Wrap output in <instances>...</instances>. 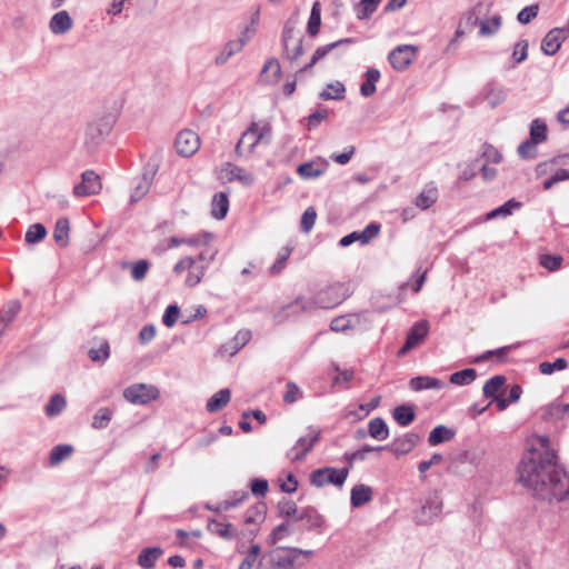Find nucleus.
Returning a JSON list of instances; mask_svg holds the SVG:
<instances>
[{
	"instance_id": "nucleus-56",
	"label": "nucleus",
	"mask_w": 569,
	"mask_h": 569,
	"mask_svg": "<svg viewBox=\"0 0 569 569\" xmlns=\"http://www.w3.org/2000/svg\"><path fill=\"white\" fill-rule=\"evenodd\" d=\"M256 133L258 138V142H263L266 144L270 143L272 138V128L268 122H256Z\"/></svg>"
},
{
	"instance_id": "nucleus-40",
	"label": "nucleus",
	"mask_w": 569,
	"mask_h": 569,
	"mask_svg": "<svg viewBox=\"0 0 569 569\" xmlns=\"http://www.w3.org/2000/svg\"><path fill=\"white\" fill-rule=\"evenodd\" d=\"M346 88L340 81L328 83L326 89L320 92L323 100H342L345 99Z\"/></svg>"
},
{
	"instance_id": "nucleus-17",
	"label": "nucleus",
	"mask_w": 569,
	"mask_h": 569,
	"mask_svg": "<svg viewBox=\"0 0 569 569\" xmlns=\"http://www.w3.org/2000/svg\"><path fill=\"white\" fill-rule=\"evenodd\" d=\"M153 173L144 172L141 177L134 180L132 192L130 196V204L140 201L150 190L152 184Z\"/></svg>"
},
{
	"instance_id": "nucleus-14",
	"label": "nucleus",
	"mask_w": 569,
	"mask_h": 569,
	"mask_svg": "<svg viewBox=\"0 0 569 569\" xmlns=\"http://www.w3.org/2000/svg\"><path fill=\"white\" fill-rule=\"evenodd\" d=\"M352 42H353V39L345 38V39H340L338 41H335V42H331V43H328L326 46L317 48L316 51L313 52L310 61L307 64H305L302 68H300L297 73H302V72H307V71L311 70V68L318 61H320L323 58H326L333 49H337V48H339L342 44H349V43H352Z\"/></svg>"
},
{
	"instance_id": "nucleus-36",
	"label": "nucleus",
	"mask_w": 569,
	"mask_h": 569,
	"mask_svg": "<svg viewBox=\"0 0 569 569\" xmlns=\"http://www.w3.org/2000/svg\"><path fill=\"white\" fill-rule=\"evenodd\" d=\"M321 26V6L319 1L313 2L310 17L307 24V33L310 37H316L320 31Z\"/></svg>"
},
{
	"instance_id": "nucleus-18",
	"label": "nucleus",
	"mask_w": 569,
	"mask_h": 569,
	"mask_svg": "<svg viewBox=\"0 0 569 569\" xmlns=\"http://www.w3.org/2000/svg\"><path fill=\"white\" fill-rule=\"evenodd\" d=\"M266 512L267 506L264 502H258L247 510L244 523L247 526L253 525L256 527L253 529H250V535L252 537L256 536V532L258 531V526L264 520Z\"/></svg>"
},
{
	"instance_id": "nucleus-19",
	"label": "nucleus",
	"mask_w": 569,
	"mask_h": 569,
	"mask_svg": "<svg viewBox=\"0 0 569 569\" xmlns=\"http://www.w3.org/2000/svg\"><path fill=\"white\" fill-rule=\"evenodd\" d=\"M72 24L73 22L68 11L62 10L52 16L49 28L53 34H64L72 28Z\"/></svg>"
},
{
	"instance_id": "nucleus-58",
	"label": "nucleus",
	"mask_w": 569,
	"mask_h": 569,
	"mask_svg": "<svg viewBox=\"0 0 569 569\" xmlns=\"http://www.w3.org/2000/svg\"><path fill=\"white\" fill-rule=\"evenodd\" d=\"M353 327L352 321L347 316H339L331 320L330 330L335 332H345Z\"/></svg>"
},
{
	"instance_id": "nucleus-34",
	"label": "nucleus",
	"mask_w": 569,
	"mask_h": 569,
	"mask_svg": "<svg viewBox=\"0 0 569 569\" xmlns=\"http://www.w3.org/2000/svg\"><path fill=\"white\" fill-rule=\"evenodd\" d=\"M208 530L227 540L233 539L237 535L236 529L231 523H224L218 520L209 521Z\"/></svg>"
},
{
	"instance_id": "nucleus-7",
	"label": "nucleus",
	"mask_w": 569,
	"mask_h": 569,
	"mask_svg": "<svg viewBox=\"0 0 569 569\" xmlns=\"http://www.w3.org/2000/svg\"><path fill=\"white\" fill-rule=\"evenodd\" d=\"M442 507L441 498L437 493L430 495L416 512V522L418 525H430L435 522L440 517Z\"/></svg>"
},
{
	"instance_id": "nucleus-26",
	"label": "nucleus",
	"mask_w": 569,
	"mask_h": 569,
	"mask_svg": "<svg viewBox=\"0 0 569 569\" xmlns=\"http://www.w3.org/2000/svg\"><path fill=\"white\" fill-rule=\"evenodd\" d=\"M22 305L19 300L12 299L7 301L0 309V319L9 327L14 322L21 312Z\"/></svg>"
},
{
	"instance_id": "nucleus-61",
	"label": "nucleus",
	"mask_w": 569,
	"mask_h": 569,
	"mask_svg": "<svg viewBox=\"0 0 569 569\" xmlns=\"http://www.w3.org/2000/svg\"><path fill=\"white\" fill-rule=\"evenodd\" d=\"M380 226L378 223H369L362 231L358 232L360 237V242L362 244L368 243L378 236Z\"/></svg>"
},
{
	"instance_id": "nucleus-52",
	"label": "nucleus",
	"mask_w": 569,
	"mask_h": 569,
	"mask_svg": "<svg viewBox=\"0 0 569 569\" xmlns=\"http://www.w3.org/2000/svg\"><path fill=\"white\" fill-rule=\"evenodd\" d=\"M568 367V361L565 358H557L553 362L543 361L539 363V371L542 375H551L556 370H565Z\"/></svg>"
},
{
	"instance_id": "nucleus-51",
	"label": "nucleus",
	"mask_w": 569,
	"mask_h": 569,
	"mask_svg": "<svg viewBox=\"0 0 569 569\" xmlns=\"http://www.w3.org/2000/svg\"><path fill=\"white\" fill-rule=\"evenodd\" d=\"M207 266L204 264H194L192 269H189L184 283L187 287L193 288L200 283L202 280Z\"/></svg>"
},
{
	"instance_id": "nucleus-9",
	"label": "nucleus",
	"mask_w": 569,
	"mask_h": 569,
	"mask_svg": "<svg viewBox=\"0 0 569 569\" xmlns=\"http://www.w3.org/2000/svg\"><path fill=\"white\" fill-rule=\"evenodd\" d=\"M102 188L100 177L93 170H87L81 174V181L73 187L76 197L98 194Z\"/></svg>"
},
{
	"instance_id": "nucleus-16",
	"label": "nucleus",
	"mask_w": 569,
	"mask_h": 569,
	"mask_svg": "<svg viewBox=\"0 0 569 569\" xmlns=\"http://www.w3.org/2000/svg\"><path fill=\"white\" fill-rule=\"evenodd\" d=\"M251 339L250 330H239L236 336L228 342L220 347V352L223 355L233 356L241 348H243Z\"/></svg>"
},
{
	"instance_id": "nucleus-6",
	"label": "nucleus",
	"mask_w": 569,
	"mask_h": 569,
	"mask_svg": "<svg viewBox=\"0 0 569 569\" xmlns=\"http://www.w3.org/2000/svg\"><path fill=\"white\" fill-rule=\"evenodd\" d=\"M123 397L133 405H147L159 397V390L152 385L134 383L123 390Z\"/></svg>"
},
{
	"instance_id": "nucleus-59",
	"label": "nucleus",
	"mask_w": 569,
	"mask_h": 569,
	"mask_svg": "<svg viewBox=\"0 0 569 569\" xmlns=\"http://www.w3.org/2000/svg\"><path fill=\"white\" fill-rule=\"evenodd\" d=\"M528 47L529 43L527 40H520L515 44L512 59L515 64L523 62L528 57Z\"/></svg>"
},
{
	"instance_id": "nucleus-44",
	"label": "nucleus",
	"mask_w": 569,
	"mask_h": 569,
	"mask_svg": "<svg viewBox=\"0 0 569 569\" xmlns=\"http://www.w3.org/2000/svg\"><path fill=\"white\" fill-rule=\"evenodd\" d=\"M66 405V398L60 393H56L50 398L49 402L44 407L46 415L50 418L56 417L62 412Z\"/></svg>"
},
{
	"instance_id": "nucleus-53",
	"label": "nucleus",
	"mask_w": 569,
	"mask_h": 569,
	"mask_svg": "<svg viewBox=\"0 0 569 569\" xmlns=\"http://www.w3.org/2000/svg\"><path fill=\"white\" fill-rule=\"evenodd\" d=\"M538 142H532L531 138L521 142L518 147V154L520 158L529 160L535 159L537 157V146Z\"/></svg>"
},
{
	"instance_id": "nucleus-4",
	"label": "nucleus",
	"mask_w": 569,
	"mask_h": 569,
	"mask_svg": "<svg viewBox=\"0 0 569 569\" xmlns=\"http://www.w3.org/2000/svg\"><path fill=\"white\" fill-rule=\"evenodd\" d=\"M312 550H303L299 548H278L271 553V562L279 569H295L303 565L300 559L312 556Z\"/></svg>"
},
{
	"instance_id": "nucleus-37",
	"label": "nucleus",
	"mask_w": 569,
	"mask_h": 569,
	"mask_svg": "<svg viewBox=\"0 0 569 569\" xmlns=\"http://www.w3.org/2000/svg\"><path fill=\"white\" fill-rule=\"evenodd\" d=\"M520 207H521V202L517 201L516 199H510L507 202H505L502 206L489 211L486 214V219L492 220L498 217L506 218V217L512 214V212L515 210L519 209Z\"/></svg>"
},
{
	"instance_id": "nucleus-35",
	"label": "nucleus",
	"mask_w": 569,
	"mask_h": 569,
	"mask_svg": "<svg viewBox=\"0 0 569 569\" xmlns=\"http://www.w3.org/2000/svg\"><path fill=\"white\" fill-rule=\"evenodd\" d=\"M73 452V447L71 445L61 443L54 446L49 456V465L57 466L63 460H67L71 457Z\"/></svg>"
},
{
	"instance_id": "nucleus-13",
	"label": "nucleus",
	"mask_w": 569,
	"mask_h": 569,
	"mask_svg": "<svg viewBox=\"0 0 569 569\" xmlns=\"http://www.w3.org/2000/svg\"><path fill=\"white\" fill-rule=\"evenodd\" d=\"M567 37L566 28H553L542 39L541 50L547 56L556 54Z\"/></svg>"
},
{
	"instance_id": "nucleus-32",
	"label": "nucleus",
	"mask_w": 569,
	"mask_h": 569,
	"mask_svg": "<svg viewBox=\"0 0 569 569\" xmlns=\"http://www.w3.org/2000/svg\"><path fill=\"white\" fill-rule=\"evenodd\" d=\"M455 431L443 425L437 426L431 430L428 437L430 446H437L445 441H449L455 437Z\"/></svg>"
},
{
	"instance_id": "nucleus-20",
	"label": "nucleus",
	"mask_w": 569,
	"mask_h": 569,
	"mask_svg": "<svg viewBox=\"0 0 569 569\" xmlns=\"http://www.w3.org/2000/svg\"><path fill=\"white\" fill-rule=\"evenodd\" d=\"M373 491L371 487L359 483L350 492V503L353 508H360L372 500Z\"/></svg>"
},
{
	"instance_id": "nucleus-3",
	"label": "nucleus",
	"mask_w": 569,
	"mask_h": 569,
	"mask_svg": "<svg viewBox=\"0 0 569 569\" xmlns=\"http://www.w3.org/2000/svg\"><path fill=\"white\" fill-rule=\"evenodd\" d=\"M114 118L111 114H103L88 122L84 131V144L89 150L98 147L111 132Z\"/></svg>"
},
{
	"instance_id": "nucleus-50",
	"label": "nucleus",
	"mask_w": 569,
	"mask_h": 569,
	"mask_svg": "<svg viewBox=\"0 0 569 569\" xmlns=\"http://www.w3.org/2000/svg\"><path fill=\"white\" fill-rule=\"evenodd\" d=\"M298 174L303 179L317 178L323 173V169L320 168L315 162H305L298 166L297 168Z\"/></svg>"
},
{
	"instance_id": "nucleus-1",
	"label": "nucleus",
	"mask_w": 569,
	"mask_h": 569,
	"mask_svg": "<svg viewBox=\"0 0 569 569\" xmlns=\"http://www.w3.org/2000/svg\"><path fill=\"white\" fill-rule=\"evenodd\" d=\"M541 450H530L518 467L519 481L542 500L562 501L569 496V475L557 463L547 436H539Z\"/></svg>"
},
{
	"instance_id": "nucleus-25",
	"label": "nucleus",
	"mask_w": 569,
	"mask_h": 569,
	"mask_svg": "<svg viewBox=\"0 0 569 569\" xmlns=\"http://www.w3.org/2000/svg\"><path fill=\"white\" fill-rule=\"evenodd\" d=\"M472 23L479 24V34L481 37H490L498 32L501 27L502 19L501 16L497 13L487 20H479L478 18H475Z\"/></svg>"
},
{
	"instance_id": "nucleus-45",
	"label": "nucleus",
	"mask_w": 569,
	"mask_h": 569,
	"mask_svg": "<svg viewBox=\"0 0 569 569\" xmlns=\"http://www.w3.org/2000/svg\"><path fill=\"white\" fill-rule=\"evenodd\" d=\"M548 128L543 120L535 119L530 126V137L532 142H545L547 140Z\"/></svg>"
},
{
	"instance_id": "nucleus-8",
	"label": "nucleus",
	"mask_w": 569,
	"mask_h": 569,
	"mask_svg": "<svg viewBox=\"0 0 569 569\" xmlns=\"http://www.w3.org/2000/svg\"><path fill=\"white\" fill-rule=\"evenodd\" d=\"M320 439V430L309 427L308 437H300L295 446L288 451L287 456L292 462H298L305 459L308 452L313 448Z\"/></svg>"
},
{
	"instance_id": "nucleus-47",
	"label": "nucleus",
	"mask_w": 569,
	"mask_h": 569,
	"mask_svg": "<svg viewBox=\"0 0 569 569\" xmlns=\"http://www.w3.org/2000/svg\"><path fill=\"white\" fill-rule=\"evenodd\" d=\"M293 522H296L295 519H287L282 523L277 526L270 535V543L274 545L278 541L282 540L284 537L291 535L293 532V530L291 529Z\"/></svg>"
},
{
	"instance_id": "nucleus-49",
	"label": "nucleus",
	"mask_w": 569,
	"mask_h": 569,
	"mask_svg": "<svg viewBox=\"0 0 569 569\" xmlns=\"http://www.w3.org/2000/svg\"><path fill=\"white\" fill-rule=\"evenodd\" d=\"M88 357L93 362H104L110 357V346L107 340H102L98 349L91 348Z\"/></svg>"
},
{
	"instance_id": "nucleus-31",
	"label": "nucleus",
	"mask_w": 569,
	"mask_h": 569,
	"mask_svg": "<svg viewBox=\"0 0 569 569\" xmlns=\"http://www.w3.org/2000/svg\"><path fill=\"white\" fill-rule=\"evenodd\" d=\"M230 396L231 392L229 389L224 388L219 390L207 401V410L209 412H217L221 410L230 401Z\"/></svg>"
},
{
	"instance_id": "nucleus-29",
	"label": "nucleus",
	"mask_w": 569,
	"mask_h": 569,
	"mask_svg": "<svg viewBox=\"0 0 569 569\" xmlns=\"http://www.w3.org/2000/svg\"><path fill=\"white\" fill-rule=\"evenodd\" d=\"M366 81L360 86V93L368 98L371 97L376 92V83L380 79V71L376 68H369L365 72Z\"/></svg>"
},
{
	"instance_id": "nucleus-11",
	"label": "nucleus",
	"mask_w": 569,
	"mask_h": 569,
	"mask_svg": "<svg viewBox=\"0 0 569 569\" xmlns=\"http://www.w3.org/2000/svg\"><path fill=\"white\" fill-rule=\"evenodd\" d=\"M174 146L179 154L190 157L198 151L200 138L194 131L186 129L178 133Z\"/></svg>"
},
{
	"instance_id": "nucleus-33",
	"label": "nucleus",
	"mask_w": 569,
	"mask_h": 569,
	"mask_svg": "<svg viewBox=\"0 0 569 569\" xmlns=\"http://www.w3.org/2000/svg\"><path fill=\"white\" fill-rule=\"evenodd\" d=\"M368 433L370 437L377 440H385L389 436V428L386 423V421L380 418H373L368 423Z\"/></svg>"
},
{
	"instance_id": "nucleus-43",
	"label": "nucleus",
	"mask_w": 569,
	"mask_h": 569,
	"mask_svg": "<svg viewBox=\"0 0 569 569\" xmlns=\"http://www.w3.org/2000/svg\"><path fill=\"white\" fill-rule=\"evenodd\" d=\"M477 378V371L472 368H467L460 371L453 372L449 380L452 385L467 386L473 382Z\"/></svg>"
},
{
	"instance_id": "nucleus-54",
	"label": "nucleus",
	"mask_w": 569,
	"mask_h": 569,
	"mask_svg": "<svg viewBox=\"0 0 569 569\" xmlns=\"http://www.w3.org/2000/svg\"><path fill=\"white\" fill-rule=\"evenodd\" d=\"M112 418V412L109 408H101L93 416L92 427L96 429H103L108 426Z\"/></svg>"
},
{
	"instance_id": "nucleus-46",
	"label": "nucleus",
	"mask_w": 569,
	"mask_h": 569,
	"mask_svg": "<svg viewBox=\"0 0 569 569\" xmlns=\"http://www.w3.org/2000/svg\"><path fill=\"white\" fill-rule=\"evenodd\" d=\"M381 0H361L356 6V14L359 20L369 18L378 8Z\"/></svg>"
},
{
	"instance_id": "nucleus-30",
	"label": "nucleus",
	"mask_w": 569,
	"mask_h": 569,
	"mask_svg": "<svg viewBox=\"0 0 569 569\" xmlns=\"http://www.w3.org/2000/svg\"><path fill=\"white\" fill-rule=\"evenodd\" d=\"M229 209V200L224 192H218L213 196L211 201V214L216 219H223Z\"/></svg>"
},
{
	"instance_id": "nucleus-38",
	"label": "nucleus",
	"mask_w": 569,
	"mask_h": 569,
	"mask_svg": "<svg viewBox=\"0 0 569 569\" xmlns=\"http://www.w3.org/2000/svg\"><path fill=\"white\" fill-rule=\"evenodd\" d=\"M438 199V190L435 187H426L416 198V206L422 210L429 209Z\"/></svg>"
},
{
	"instance_id": "nucleus-60",
	"label": "nucleus",
	"mask_w": 569,
	"mask_h": 569,
	"mask_svg": "<svg viewBox=\"0 0 569 569\" xmlns=\"http://www.w3.org/2000/svg\"><path fill=\"white\" fill-rule=\"evenodd\" d=\"M562 258L556 254H541L540 264L549 271H556L561 267Z\"/></svg>"
},
{
	"instance_id": "nucleus-15",
	"label": "nucleus",
	"mask_w": 569,
	"mask_h": 569,
	"mask_svg": "<svg viewBox=\"0 0 569 569\" xmlns=\"http://www.w3.org/2000/svg\"><path fill=\"white\" fill-rule=\"evenodd\" d=\"M419 436L415 432H408L392 441L390 446H386L396 456L409 453L418 443Z\"/></svg>"
},
{
	"instance_id": "nucleus-2",
	"label": "nucleus",
	"mask_w": 569,
	"mask_h": 569,
	"mask_svg": "<svg viewBox=\"0 0 569 569\" xmlns=\"http://www.w3.org/2000/svg\"><path fill=\"white\" fill-rule=\"evenodd\" d=\"M341 286H331L320 291L313 299L297 298L290 306H298L302 311H312L316 308H332L342 302L343 297L339 295Z\"/></svg>"
},
{
	"instance_id": "nucleus-21",
	"label": "nucleus",
	"mask_w": 569,
	"mask_h": 569,
	"mask_svg": "<svg viewBox=\"0 0 569 569\" xmlns=\"http://www.w3.org/2000/svg\"><path fill=\"white\" fill-rule=\"evenodd\" d=\"M446 383L435 377L429 376H417L409 381V387L413 391H421L426 389L440 390L445 388Z\"/></svg>"
},
{
	"instance_id": "nucleus-62",
	"label": "nucleus",
	"mask_w": 569,
	"mask_h": 569,
	"mask_svg": "<svg viewBox=\"0 0 569 569\" xmlns=\"http://www.w3.org/2000/svg\"><path fill=\"white\" fill-rule=\"evenodd\" d=\"M179 313L180 309L177 305L168 306L162 317L163 325L168 328L173 327L178 320Z\"/></svg>"
},
{
	"instance_id": "nucleus-42",
	"label": "nucleus",
	"mask_w": 569,
	"mask_h": 569,
	"mask_svg": "<svg viewBox=\"0 0 569 569\" xmlns=\"http://www.w3.org/2000/svg\"><path fill=\"white\" fill-rule=\"evenodd\" d=\"M507 379L505 376L497 375L486 381L482 392L486 398L497 397V392L503 387Z\"/></svg>"
},
{
	"instance_id": "nucleus-55",
	"label": "nucleus",
	"mask_w": 569,
	"mask_h": 569,
	"mask_svg": "<svg viewBox=\"0 0 569 569\" xmlns=\"http://www.w3.org/2000/svg\"><path fill=\"white\" fill-rule=\"evenodd\" d=\"M317 212L313 207H309L305 210L301 217L300 228L301 231L308 233L315 226Z\"/></svg>"
},
{
	"instance_id": "nucleus-48",
	"label": "nucleus",
	"mask_w": 569,
	"mask_h": 569,
	"mask_svg": "<svg viewBox=\"0 0 569 569\" xmlns=\"http://www.w3.org/2000/svg\"><path fill=\"white\" fill-rule=\"evenodd\" d=\"M278 516L287 519H295L297 517V505L295 501L283 498L278 502L277 506Z\"/></svg>"
},
{
	"instance_id": "nucleus-39",
	"label": "nucleus",
	"mask_w": 569,
	"mask_h": 569,
	"mask_svg": "<svg viewBox=\"0 0 569 569\" xmlns=\"http://www.w3.org/2000/svg\"><path fill=\"white\" fill-rule=\"evenodd\" d=\"M392 417L401 427H407L415 420L416 413L411 406L401 405L393 409Z\"/></svg>"
},
{
	"instance_id": "nucleus-22",
	"label": "nucleus",
	"mask_w": 569,
	"mask_h": 569,
	"mask_svg": "<svg viewBox=\"0 0 569 569\" xmlns=\"http://www.w3.org/2000/svg\"><path fill=\"white\" fill-rule=\"evenodd\" d=\"M295 521H305L308 530L321 528L325 519L313 507L303 508L300 513L295 517Z\"/></svg>"
},
{
	"instance_id": "nucleus-10",
	"label": "nucleus",
	"mask_w": 569,
	"mask_h": 569,
	"mask_svg": "<svg viewBox=\"0 0 569 569\" xmlns=\"http://www.w3.org/2000/svg\"><path fill=\"white\" fill-rule=\"evenodd\" d=\"M416 52L417 47L411 44H400L389 53L388 60L393 69L402 71L412 62Z\"/></svg>"
},
{
	"instance_id": "nucleus-5",
	"label": "nucleus",
	"mask_w": 569,
	"mask_h": 569,
	"mask_svg": "<svg viewBox=\"0 0 569 569\" xmlns=\"http://www.w3.org/2000/svg\"><path fill=\"white\" fill-rule=\"evenodd\" d=\"M349 475L348 468L336 469L332 467H325L313 470L310 473V483L317 488L326 485H333L341 487Z\"/></svg>"
},
{
	"instance_id": "nucleus-64",
	"label": "nucleus",
	"mask_w": 569,
	"mask_h": 569,
	"mask_svg": "<svg viewBox=\"0 0 569 569\" xmlns=\"http://www.w3.org/2000/svg\"><path fill=\"white\" fill-rule=\"evenodd\" d=\"M569 411V403L553 402L547 408V413L553 419H561Z\"/></svg>"
},
{
	"instance_id": "nucleus-41",
	"label": "nucleus",
	"mask_w": 569,
	"mask_h": 569,
	"mask_svg": "<svg viewBox=\"0 0 569 569\" xmlns=\"http://www.w3.org/2000/svg\"><path fill=\"white\" fill-rule=\"evenodd\" d=\"M506 90L502 87H495L488 84L486 88L485 99L488 101L491 108H496L506 100Z\"/></svg>"
},
{
	"instance_id": "nucleus-28",
	"label": "nucleus",
	"mask_w": 569,
	"mask_h": 569,
	"mask_svg": "<svg viewBox=\"0 0 569 569\" xmlns=\"http://www.w3.org/2000/svg\"><path fill=\"white\" fill-rule=\"evenodd\" d=\"M69 230L70 223L69 219L66 217H61L57 220L54 230H53V239L59 247H67L69 243Z\"/></svg>"
},
{
	"instance_id": "nucleus-23",
	"label": "nucleus",
	"mask_w": 569,
	"mask_h": 569,
	"mask_svg": "<svg viewBox=\"0 0 569 569\" xmlns=\"http://www.w3.org/2000/svg\"><path fill=\"white\" fill-rule=\"evenodd\" d=\"M259 144L257 133H256V122H252L250 127L242 133L240 140L236 146V153L242 154V147L247 146L248 153H252L254 151L256 146Z\"/></svg>"
},
{
	"instance_id": "nucleus-27",
	"label": "nucleus",
	"mask_w": 569,
	"mask_h": 569,
	"mask_svg": "<svg viewBox=\"0 0 569 569\" xmlns=\"http://www.w3.org/2000/svg\"><path fill=\"white\" fill-rule=\"evenodd\" d=\"M243 49V41L242 40H230L228 41L220 53L214 58V63L217 66H223L227 63V61L234 56L236 53L240 52Z\"/></svg>"
},
{
	"instance_id": "nucleus-24",
	"label": "nucleus",
	"mask_w": 569,
	"mask_h": 569,
	"mask_svg": "<svg viewBox=\"0 0 569 569\" xmlns=\"http://www.w3.org/2000/svg\"><path fill=\"white\" fill-rule=\"evenodd\" d=\"M163 555V549L160 547H149L141 550L138 556V565L143 569H151L154 567L157 560Z\"/></svg>"
},
{
	"instance_id": "nucleus-12",
	"label": "nucleus",
	"mask_w": 569,
	"mask_h": 569,
	"mask_svg": "<svg viewBox=\"0 0 569 569\" xmlns=\"http://www.w3.org/2000/svg\"><path fill=\"white\" fill-rule=\"evenodd\" d=\"M429 325L426 320L416 322L409 330L403 346L398 350V356L402 357L417 347L427 337Z\"/></svg>"
},
{
	"instance_id": "nucleus-63",
	"label": "nucleus",
	"mask_w": 569,
	"mask_h": 569,
	"mask_svg": "<svg viewBox=\"0 0 569 569\" xmlns=\"http://www.w3.org/2000/svg\"><path fill=\"white\" fill-rule=\"evenodd\" d=\"M259 553H260V546L252 545L249 549L248 555L240 563L239 569H251L253 567V563L256 562Z\"/></svg>"
},
{
	"instance_id": "nucleus-57",
	"label": "nucleus",
	"mask_w": 569,
	"mask_h": 569,
	"mask_svg": "<svg viewBox=\"0 0 569 569\" xmlns=\"http://www.w3.org/2000/svg\"><path fill=\"white\" fill-rule=\"evenodd\" d=\"M538 12L539 6L537 3L528 6L519 11L517 20L521 24H528L529 22H531V20H533L537 17Z\"/></svg>"
}]
</instances>
